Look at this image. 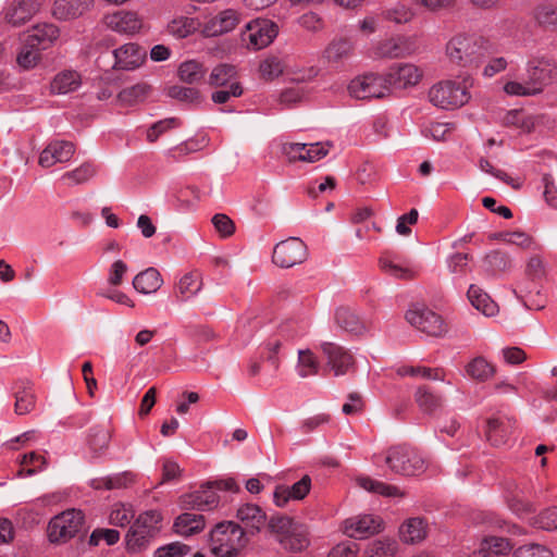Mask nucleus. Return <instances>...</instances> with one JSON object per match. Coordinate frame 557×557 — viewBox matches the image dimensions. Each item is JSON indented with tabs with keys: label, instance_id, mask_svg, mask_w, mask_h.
Listing matches in <instances>:
<instances>
[{
	"label": "nucleus",
	"instance_id": "1",
	"mask_svg": "<svg viewBox=\"0 0 557 557\" xmlns=\"http://www.w3.org/2000/svg\"><path fill=\"white\" fill-rule=\"evenodd\" d=\"M267 527L276 542L287 552L299 553L310 544L307 527L289 516L274 513L270 516Z\"/></svg>",
	"mask_w": 557,
	"mask_h": 557
},
{
	"label": "nucleus",
	"instance_id": "2",
	"mask_svg": "<svg viewBox=\"0 0 557 557\" xmlns=\"http://www.w3.org/2000/svg\"><path fill=\"white\" fill-rule=\"evenodd\" d=\"M247 544L244 528L234 521L220 522L210 532L211 552L216 557H237Z\"/></svg>",
	"mask_w": 557,
	"mask_h": 557
},
{
	"label": "nucleus",
	"instance_id": "3",
	"mask_svg": "<svg viewBox=\"0 0 557 557\" xmlns=\"http://www.w3.org/2000/svg\"><path fill=\"white\" fill-rule=\"evenodd\" d=\"M473 79L468 74L460 83L455 81H443L433 85L429 90L430 101L441 109L455 110L465 106L470 100L469 88Z\"/></svg>",
	"mask_w": 557,
	"mask_h": 557
},
{
	"label": "nucleus",
	"instance_id": "4",
	"mask_svg": "<svg viewBox=\"0 0 557 557\" xmlns=\"http://www.w3.org/2000/svg\"><path fill=\"white\" fill-rule=\"evenodd\" d=\"M446 54L451 63L470 70L478 69L484 57L480 40L466 34L450 38L446 45Z\"/></svg>",
	"mask_w": 557,
	"mask_h": 557
},
{
	"label": "nucleus",
	"instance_id": "5",
	"mask_svg": "<svg viewBox=\"0 0 557 557\" xmlns=\"http://www.w3.org/2000/svg\"><path fill=\"white\" fill-rule=\"evenodd\" d=\"M161 513L148 510L138 516L126 534V548L131 553H139L148 547L161 530Z\"/></svg>",
	"mask_w": 557,
	"mask_h": 557
},
{
	"label": "nucleus",
	"instance_id": "6",
	"mask_svg": "<svg viewBox=\"0 0 557 557\" xmlns=\"http://www.w3.org/2000/svg\"><path fill=\"white\" fill-rule=\"evenodd\" d=\"M85 523L82 510L71 508L52 517L47 527V536L51 544L62 545L75 537Z\"/></svg>",
	"mask_w": 557,
	"mask_h": 557
},
{
	"label": "nucleus",
	"instance_id": "7",
	"mask_svg": "<svg viewBox=\"0 0 557 557\" xmlns=\"http://www.w3.org/2000/svg\"><path fill=\"white\" fill-rule=\"evenodd\" d=\"M385 463L389 470L400 475H418L424 472V459L412 448L398 445L386 451Z\"/></svg>",
	"mask_w": 557,
	"mask_h": 557
},
{
	"label": "nucleus",
	"instance_id": "8",
	"mask_svg": "<svg viewBox=\"0 0 557 557\" xmlns=\"http://www.w3.org/2000/svg\"><path fill=\"white\" fill-rule=\"evenodd\" d=\"M309 256L307 245L299 237H289L273 248L272 261L282 269L304 263Z\"/></svg>",
	"mask_w": 557,
	"mask_h": 557
},
{
	"label": "nucleus",
	"instance_id": "9",
	"mask_svg": "<svg viewBox=\"0 0 557 557\" xmlns=\"http://www.w3.org/2000/svg\"><path fill=\"white\" fill-rule=\"evenodd\" d=\"M527 76L537 95L557 83V61L548 57H535L527 63Z\"/></svg>",
	"mask_w": 557,
	"mask_h": 557
},
{
	"label": "nucleus",
	"instance_id": "10",
	"mask_svg": "<svg viewBox=\"0 0 557 557\" xmlns=\"http://www.w3.org/2000/svg\"><path fill=\"white\" fill-rule=\"evenodd\" d=\"M348 90L357 99L384 98L391 95L386 75L374 73L357 76L348 85Z\"/></svg>",
	"mask_w": 557,
	"mask_h": 557
},
{
	"label": "nucleus",
	"instance_id": "11",
	"mask_svg": "<svg viewBox=\"0 0 557 557\" xmlns=\"http://www.w3.org/2000/svg\"><path fill=\"white\" fill-rule=\"evenodd\" d=\"M407 321L420 332L430 336H443L447 326L443 318L425 307H413L406 313Z\"/></svg>",
	"mask_w": 557,
	"mask_h": 557
},
{
	"label": "nucleus",
	"instance_id": "12",
	"mask_svg": "<svg viewBox=\"0 0 557 557\" xmlns=\"http://www.w3.org/2000/svg\"><path fill=\"white\" fill-rule=\"evenodd\" d=\"M321 349L326 356V366L334 371L335 376L344 375L354 368V357L344 347L335 343L324 342L321 344Z\"/></svg>",
	"mask_w": 557,
	"mask_h": 557
},
{
	"label": "nucleus",
	"instance_id": "13",
	"mask_svg": "<svg viewBox=\"0 0 557 557\" xmlns=\"http://www.w3.org/2000/svg\"><path fill=\"white\" fill-rule=\"evenodd\" d=\"M389 90L405 89L417 85L422 78V71L412 63H403L389 67L387 74Z\"/></svg>",
	"mask_w": 557,
	"mask_h": 557
},
{
	"label": "nucleus",
	"instance_id": "14",
	"mask_svg": "<svg viewBox=\"0 0 557 557\" xmlns=\"http://www.w3.org/2000/svg\"><path fill=\"white\" fill-rule=\"evenodd\" d=\"M181 499L183 508L187 510H212L220 503V496L213 491L211 482L201 485L196 492L183 495Z\"/></svg>",
	"mask_w": 557,
	"mask_h": 557
},
{
	"label": "nucleus",
	"instance_id": "15",
	"mask_svg": "<svg viewBox=\"0 0 557 557\" xmlns=\"http://www.w3.org/2000/svg\"><path fill=\"white\" fill-rule=\"evenodd\" d=\"M413 52V46L409 38L404 36L387 38L379 41L372 50L375 59L405 58Z\"/></svg>",
	"mask_w": 557,
	"mask_h": 557
},
{
	"label": "nucleus",
	"instance_id": "16",
	"mask_svg": "<svg viewBox=\"0 0 557 557\" xmlns=\"http://www.w3.org/2000/svg\"><path fill=\"white\" fill-rule=\"evenodd\" d=\"M113 69L133 71L144 63L147 51L138 44L128 42L113 50Z\"/></svg>",
	"mask_w": 557,
	"mask_h": 557
},
{
	"label": "nucleus",
	"instance_id": "17",
	"mask_svg": "<svg viewBox=\"0 0 557 557\" xmlns=\"http://www.w3.org/2000/svg\"><path fill=\"white\" fill-rule=\"evenodd\" d=\"M311 488V479L309 475H304L298 482L292 486L284 484L276 485L273 492V503L280 508L287 506L289 500L304 499Z\"/></svg>",
	"mask_w": 557,
	"mask_h": 557
},
{
	"label": "nucleus",
	"instance_id": "18",
	"mask_svg": "<svg viewBox=\"0 0 557 557\" xmlns=\"http://www.w3.org/2000/svg\"><path fill=\"white\" fill-rule=\"evenodd\" d=\"M381 530V519L372 515H363L350 518L344 522V532L347 536L356 540H362Z\"/></svg>",
	"mask_w": 557,
	"mask_h": 557
},
{
	"label": "nucleus",
	"instance_id": "19",
	"mask_svg": "<svg viewBox=\"0 0 557 557\" xmlns=\"http://www.w3.org/2000/svg\"><path fill=\"white\" fill-rule=\"evenodd\" d=\"M249 45L259 50L268 47L277 36V26L269 20H256L247 25Z\"/></svg>",
	"mask_w": 557,
	"mask_h": 557
},
{
	"label": "nucleus",
	"instance_id": "20",
	"mask_svg": "<svg viewBox=\"0 0 557 557\" xmlns=\"http://www.w3.org/2000/svg\"><path fill=\"white\" fill-rule=\"evenodd\" d=\"M237 519L244 524L246 534L256 535L268 524V517L263 509L256 504L242 505L236 512Z\"/></svg>",
	"mask_w": 557,
	"mask_h": 557
},
{
	"label": "nucleus",
	"instance_id": "21",
	"mask_svg": "<svg viewBox=\"0 0 557 557\" xmlns=\"http://www.w3.org/2000/svg\"><path fill=\"white\" fill-rule=\"evenodd\" d=\"M108 28L119 34L133 35L141 28V20L132 11H119L103 18Z\"/></svg>",
	"mask_w": 557,
	"mask_h": 557
},
{
	"label": "nucleus",
	"instance_id": "22",
	"mask_svg": "<svg viewBox=\"0 0 557 557\" xmlns=\"http://www.w3.org/2000/svg\"><path fill=\"white\" fill-rule=\"evenodd\" d=\"M75 152V146L71 141L57 140L50 143L39 156V164L50 168L58 162H67Z\"/></svg>",
	"mask_w": 557,
	"mask_h": 557
},
{
	"label": "nucleus",
	"instance_id": "23",
	"mask_svg": "<svg viewBox=\"0 0 557 557\" xmlns=\"http://www.w3.org/2000/svg\"><path fill=\"white\" fill-rule=\"evenodd\" d=\"M239 22V14L232 9L221 11L210 18L203 26L202 33L207 37L220 36L233 30Z\"/></svg>",
	"mask_w": 557,
	"mask_h": 557
},
{
	"label": "nucleus",
	"instance_id": "24",
	"mask_svg": "<svg viewBox=\"0 0 557 557\" xmlns=\"http://www.w3.org/2000/svg\"><path fill=\"white\" fill-rule=\"evenodd\" d=\"M38 9L36 0H12L4 10V18L13 26H20L29 21Z\"/></svg>",
	"mask_w": 557,
	"mask_h": 557
},
{
	"label": "nucleus",
	"instance_id": "25",
	"mask_svg": "<svg viewBox=\"0 0 557 557\" xmlns=\"http://www.w3.org/2000/svg\"><path fill=\"white\" fill-rule=\"evenodd\" d=\"M95 0H55L52 14L61 21L74 20L82 16L94 4Z\"/></svg>",
	"mask_w": 557,
	"mask_h": 557
},
{
	"label": "nucleus",
	"instance_id": "26",
	"mask_svg": "<svg viewBox=\"0 0 557 557\" xmlns=\"http://www.w3.org/2000/svg\"><path fill=\"white\" fill-rule=\"evenodd\" d=\"M513 426L515 421L509 418H490L486 421V438L493 446H500L507 442Z\"/></svg>",
	"mask_w": 557,
	"mask_h": 557
},
{
	"label": "nucleus",
	"instance_id": "27",
	"mask_svg": "<svg viewBox=\"0 0 557 557\" xmlns=\"http://www.w3.org/2000/svg\"><path fill=\"white\" fill-rule=\"evenodd\" d=\"M82 85V76L77 71L63 70L59 72L50 83V92L65 95L76 91Z\"/></svg>",
	"mask_w": 557,
	"mask_h": 557
},
{
	"label": "nucleus",
	"instance_id": "28",
	"mask_svg": "<svg viewBox=\"0 0 557 557\" xmlns=\"http://www.w3.org/2000/svg\"><path fill=\"white\" fill-rule=\"evenodd\" d=\"M202 288L201 275L197 272L184 274L177 282L174 295L177 301L185 302L197 295Z\"/></svg>",
	"mask_w": 557,
	"mask_h": 557
},
{
	"label": "nucleus",
	"instance_id": "29",
	"mask_svg": "<svg viewBox=\"0 0 557 557\" xmlns=\"http://www.w3.org/2000/svg\"><path fill=\"white\" fill-rule=\"evenodd\" d=\"M354 52V45L348 39H335L331 41L323 52V57L334 67L344 64Z\"/></svg>",
	"mask_w": 557,
	"mask_h": 557
},
{
	"label": "nucleus",
	"instance_id": "30",
	"mask_svg": "<svg viewBox=\"0 0 557 557\" xmlns=\"http://www.w3.org/2000/svg\"><path fill=\"white\" fill-rule=\"evenodd\" d=\"M59 37V28L53 24H38L27 30L25 39L38 48L47 49Z\"/></svg>",
	"mask_w": 557,
	"mask_h": 557
},
{
	"label": "nucleus",
	"instance_id": "31",
	"mask_svg": "<svg viewBox=\"0 0 557 557\" xmlns=\"http://www.w3.org/2000/svg\"><path fill=\"white\" fill-rule=\"evenodd\" d=\"M428 534V523L422 518L407 519L399 528L400 540L406 544L422 542Z\"/></svg>",
	"mask_w": 557,
	"mask_h": 557
},
{
	"label": "nucleus",
	"instance_id": "32",
	"mask_svg": "<svg viewBox=\"0 0 557 557\" xmlns=\"http://www.w3.org/2000/svg\"><path fill=\"white\" fill-rule=\"evenodd\" d=\"M205 524V517L202 515L184 512L175 519L173 529L178 535L190 536L201 532Z\"/></svg>",
	"mask_w": 557,
	"mask_h": 557
},
{
	"label": "nucleus",
	"instance_id": "33",
	"mask_svg": "<svg viewBox=\"0 0 557 557\" xmlns=\"http://www.w3.org/2000/svg\"><path fill=\"white\" fill-rule=\"evenodd\" d=\"M135 475L129 471L115 473L112 475L96 478L90 481L94 490H119L126 488L134 483Z\"/></svg>",
	"mask_w": 557,
	"mask_h": 557
},
{
	"label": "nucleus",
	"instance_id": "34",
	"mask_svg": "<svg viewBox=\"0 0 557 557\" xmlns=\"http://www.w3.org/2000/svg\"><path fill=\"white\" fill-rule=\"evenodd\" d=\"M163 284L160 272L154 268H148L138 273L133 280L134 288L141 294L156 293Z\"/></svg>",
	"mask_w": 557,
	"mask_h": 557
},
{
	"label": "nucleus",
	"instance_id": "35",
	"mask_svg": "<svg viewBox=\"0 0 557 557\" xmlns=\"http://www.w3.org/2000/svg\"><path fill=\"white\" fill-rule=\"evenodd\" d=\"M468 298L473 307L487 317L494 315L497 311V305L482 288L476 285H471L469 287Z\"/></svg>",
	"mask_w": 557,
	"mask_h": 557
},
{
	"label": "nucleus",
	"instance_id": "36",
	"mask_svg": "<svg viewBox=\"0 0 557 557\" xmlns=\"http://www.w3.org/2000/svg\"><path fill=\"white\" fill-rule=\"evenodd\" d=\"M152 88L147 83H138L122 89L117 95V101L123 106H135L150 95Z\"/></svg>",
	"mask_w": 557,
	"mask_h": 557
},
{
	"label": "nucleus",
	"instance_id": "37",
	"mask_svg": "<svg viewBox=\"0 0 557 557\" xmlns=\"http://www.w3.org/2000/svg\"><path fill=\"white\" fill-rule=\"evenodd\" d=\"M335 319L338 326L346 332L361 334L366 330L363 322L356 312L349 308H338L336 310Z\"/></svg>",
	"mask_w": 557,
	"mask_h": 557
},
{
	"label": "nucleus",
	"instance_id": "38",
	"mask_svg": "<svg viewBox=\"0 0 557 557\" xmlns=\"http://www.w3.org/2000/svg\"><path fill=\"white\" fill-rule=\"evenodd\" d=\"M357 482L359 486L364 488L366 491L376 493L385 497L405 496V493L400 491L398 486L386 484L384 482H380L368 476L358 478Z\"/></svg>",
	"mask_w": 557,
	"mask_h": 557
},
{
	"label": "nucleus",
	"instance_id": "39",
	"mask_svg": "<svg viewBox=\"0 0 557 557\" xmlns=\"http://www.w3.org/2000/svg\"><path fill=\"white\" fill-rule=\"evenodd\" d=\"M200 27L197 18L188 16H178L168 24V32L176 38H186L194 34Z\"/></svg>",
	"mask_w": 557,
	"mask_h": 557
},
{
	"label": "nucleus",
	"instance_id": "40",
	"mask_svg": "<svg viewBox=\"0 0 557 557\" xmlns=\"http://www.w3.org/2000/svg\"><path fill=\"white\" fill-rule=\"evenodd\" d=\"M515 293L529 310H541L546 306V297L536 285H533L532 288L519 285Z\"/></svg>",
	"mask_w": 557,
	"mask_h": 557
},
{
	"label": "nucleus",
	"instance_id": "41",
	"mask_svg": "<svg viewBox=\"0 0 557 557\" xmlns=\"http://www.w3.org/2000/svg\"><path fill=\"white\" fill-rule=\"evenodd\" d=\"M466 373L473 380L485 382L495 373V368L483 357H475L466 366Z\"/></svg>",
	"mask_w": 557,
	"mask_h": 557
},
{
	"label": "nucleus",
	"instance_id": "42",
	"mask_svg": "<svg viewBox=\"0 0 557 557\" xmlns=\"http://www.w3.org/2000/svg\"><path fill=\"white\" fill-rule=\"evenodd\" d=\"M96 174V168L89 163L85 162L78 168L65 172L61 176V181L69 187H73L76 185L84 184L88 182Z\"/></svg>",
	"mask_w": 557,
	"mask_h": 557
},
{
	"label": "nucleus",
	"instance_id": "43",
	"mask_svg": "<svg viewBox=\"0 0 557 557\" xmlns=\"http://www.w3.org/2000/svg\"><path fill=\"white\" fill-rule=\"evenodd\" d=\"M483 267L488 275L495 276L510 267V259L506 253L493 250L484 257Z\"/></svg>",
	"mask_w": 557,
	"mask_h": 557
},
{
	"label": "nucleus",
	"instance_id": "44",
	"mask_svg": "<svg viewBox=\"0 0 557 557\" xmlns=\"http://www.w3.org/2000/svg\"><path fill=\"white\" fill-rule=\"evenodd\" d=\"M36 394L32 385L18 386L15 392V412L26 414L35 408Z\"/></svg>",
	"mask_w": 557,
	"mask_h": 557
},
{
	"label": "nucleus",
	"instance_id": "45",
	"mask_svg": "<svg viewBox=\"0 0 557 557\" xmlns=\"http://www.w3.org/2000/svg\"><path fill=\"white\" fill-rule=\"evenodd\" d=\"M177 75L184 83L196 84L205 77L206 69L200 62L188 60L178 66Z\"/></svg>",
	"mask_w": 557,
	"mask_h": 557
},
{
	"label": "nucleus",
	"instance_id": "46",
	"mask_svg": "<svg viewBox=\"0 0 557 557\" xmlns=\"http://www.w3.org/2000/svg\"><path fill=\"white\" fill-rule=\"evenodd\" d=\"M510 550L511 545L507 539L490 536L482 541L479 554L484 555V557H491L492 555H506Z\"/></svg>",
	"mask_w": 557,
	"mask_h": 557
},
{
	"label": "nucleus",
	"instance_id": "47",
	"mask_svg": "<svg viewBox=\"0 0 557 557\" xmlns=\"http://www.w3.org/2000/svg\"><path fill=\"white\" fill-rule=\"evenodd\" d=\"M40 51V48L24 39V45L16 57L18 66L23 70H30L35 67L41 59Z\"/></svg>",
	"mask_w": 557,
	"mask_h": 557
},
{
	"label": "nucleus",
	"instance_id": "48",
	"mask_svg": "<svg viewBox=\"0 0 557 557\" xmlns=\"http://www.w3.org/2000/svg\"><path fill=\"white\" fill-rule=\"evenodd\" d=\"M297 368L299 376L305 379L317 375L320 369V363L310 349H300L298 351Z\"/></svg>",
	"mask_w": 557,
	"mask_h": 557
},
{
	"label": "nucleus",
	"instance_id": "49",
	"mask_svg": "<svg viewBox=\"0 0 557 557\" xmlns=\"http://www.w3.org/2000/svg\"><path fill=\"white\" fill-rule=\"evenodd\" d=\"M416 403L424 413H433L442 405L438 395L433 394L426 386H421L414 394Z\"/></svg>",
	"mask_w": 557,
	"mask_h": 557
},
{
	"label": "nucleus",
	"instance_id": "50",
	"mask_svg": "<svg viewBox=\"0 0 557 557\" xmlns=\"http://www.w3.org/2000/svg\"><path fill=\"white\" fill-rule=\"evenodd\" d=\"M398 544L392 539H380L371 542L367 548L368 557H394L397 553Z\"/></svg>",
	"mask_w": 557,
	"mask_h": 557
},
{
	"label": "nucleus",
	"instance_id": "51",
	"mask_svg": "<svg viewBox=\"0 0 557 557\" xmlns=\"http://www.w3.org/2000/svg\"><path fill=\"white\" fill-rule=\"evenodd\" d=\"M166 95L170 98L188 104H197L201 101L199 90L194 87L173 85L166 88Z\"/></svg>",
	"mask_w": 557,
	"mask_h": 557
},
{
	"label": "nucleus",
	"instance_id": "52",
	"mask_svg": "<svg viewBox=\"0 0 557 557\" xmlns=\"http://www.w3.org/2000/svg\"><path fill=\"white\" fill-rule=\"evenodd\" d=\"M135 516L133 506L129 504H114L109 516V521L115 527H125L129 524Z\"/></svg>",
	"mask_w": 557,
	"mask_h": 557
},
{
	"label": "nucleus",
	"instance_id": "53",
	"mask_svg": "<svg viewBox=\"0 0 557 557\" xmlns=\"http://www.w3.org/2000/svg\"><path fill=\"white\" fill-rule=\"evenodd\" d=\"M535 21L545 27H557V8L552 3H542L534 9Z\"/></svg>",
	"mask_w": 557,
	"mask_h": 557
},
{
	"label": "nucleus",
	"instance_id": "54",
	"mask_svg": "<svg viewBox=\"0 0 557 557\" xmlns=\"http://www.w3.org/2000/svg\"><path fill=\"white\" fill-rule=\"evenodd\" d=\"M236 76V69L230 64H219L215 66L210 76L209 84L212 86H224Z\"/></svg>",
	"mask_w": 557,
	"mask_h": 557
},
{
	"label": "nucleus",
	"instance_id": "55",
	"mask_svg": "<svg viewBox=\"0 0 557 557\" xmlns=\"http://www.w3.org/2000/svg\"><path fill=\"white\" fill-rule=\"evenodd\" d=\"M111 431L104 426H95L90 430L88 443L94 451H101L109 446Z\"/></svg>",
	"mask_w": 557,
	"mask_h": 557
},
{
	"label": "nucleus",
	"instance_id": "56",
	"mask_svg": "<svg viewBox=\"0 0 557 557\" xmlns=\"http://www.w3.org/2000/svg\"><path fill=\"white\" fill-rule=\"evenodd\" d=\"M380 265L383 271L396 278L412 280L417 275L413 269L396 264L385 258L380 259Z\"/></svg>",
	"mask_w": 557,
	"mask_h": 557
},
{
	"label": "nucleus",
	"instance_id": "57",
	"mask_svg": "<svg viewBox=\"0 0 557 557\" xmlns=\"http://www.w3.org/2000/svg\"><path fill=\"white\" fill-rule=\"evenodd\" d=\"M259 71L263 78L272 81L283 73L284 64L277 57H269L260 63Z\"/></svg>",
	"mask_w": 557,
	"mask_h": 557
},
{
	"label": "nucleus",
	"instance_id": "58",
	"mask_svg": "<svg viewBox=\"0 0 557 557\" xmlns=\"http://www.w3.org/2000/svg\"><path fill=\"white\" fill-rule=\"evenodd\" d=\"M22 470L18 472L20 474L25 473L26 475H33L40 471L45 465L46 459L45 457L37 455L36 453L32 451L29 454H25L22 459Z\"/></svg>",
	"mask_w": 557,
	"mask_h": 557
},
{
	"label": "nucleus",
	"instance_id": "59",
	"mask_svg": "<svg viewBox=\"0 0 557 557\" xmlns=\"http://www.w3.org/2000/svg\"><path fill=\"white\" fill-rule=\"evenodd\" d=\"M399 376H421L428 380H441L440 370L426 367L404 366L397 370Z\"/></svg>",
	"mask_w": 557,
	"mask_h": 557
},
{
	"label": "nucleus",
	"instance_id": "60",
	"mask_svg": "<svg viewBox=\"0 0 557 557\" xmlns=\"http://www.w3.org/2000/svg\"><path fill=\"white\" fill-rule=\"evenodd\" d=\"M479 166L483 172H486V173L495 176L496 178H498V180L503 181L504 183H506L507 185L511 186L513 189H519L521 187V182H519L518 180L511 178L506 172H504L502 170H496L491 164V162L485 158L480 159Z\"/></svg>",
	"mask_w": 557,
	"mask_h": 557
},
{
	"label": "nucleus",
	"instance_id": "61",
	"mask_svg": "<svg viewBox=\"0 0 557 557\" xmlns=\"http://www.w3.org/2000/svg\"><path fill=\"white\" fill-rule=\"evenodd\" d=\"M190 547L181 542H173L156 549L153 557H184L188 555Z\"/></svg>",
	"mask_w": 557,
	"mask_h": 557
},
{
	"label": "nucleus",
	"instance_id": "62",
	"mask_svg": "<svg viewBox=\"0 0 557 557\" xmlns=\"http://www.w3.org/2000/svg\"><path fill=\"white\" fill-rule=\"evenodd\" d=\"M180 125V121L176 117H169L162 121H158L147 131V140L149 143H154L158 140L160 135L164 132L174 128Z\"/></svg>",
	"mask_w": 557,
	"mask_h": 557
},
{
	"label": "nucleus",
	"instance_id": "63",
	"mask_svg": "<svg viewBox=\"0 0 557 557\" xmlns=\"http://www.w3.org/2000/svg\"><path fill=\"white\" fill-rule=\"evenodd\" d=\"M512 557H554L550 549L540 544H529L518 547Z\"/></svg>",
	"mask_w": 557,
	"mask_h": 557
},
{
	"label": "nucleus",
	"instance_id": "64",
	"mask_svg": "<svg viewBox=\"0 0 557 557\" xmlns=\"http://www.w3.org/2000/svg\"><path fill=\"white\" fill-rule=\"evenodd\" d=\"M534 524L545 531L557 529V507L543 510L535 519Z\"/></svg>",
	"mask_w": 557,
	"mask_h": 557
}]
</instances>
